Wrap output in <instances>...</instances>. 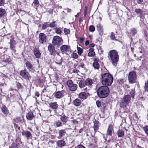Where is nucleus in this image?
<instances>
[{"label": "nucleus", "instance_id": "1", "mask_svg": "<svg viewBox=\"0 0 148 148\" xmlns=\"http://www.w3.org/2000/svg\"><path fill=\"white\" fill-rule=\"evenodd\" d=\"M113 81L112 76L108 73H104L102 75L101 83L102 84L106 86L111 85Z\"/></svg>", "mask_w": 148, "mask_h": 148}, {"label": "nucleus", "instance_id": "2", "mask_svg": "<svg viewBox=\"0 0 148 148\" xmlns=\"http://www.w3.org/2000/svg\"><path fill=\"white\" fill-rule=\"evenodd\" d=\"M110 91L109 88L106 86H101L98 89L97 94L100 98H104L108 96Z\"/></svg>", "mask_w": 148, "mask_h": 148}, {"label": "nucleus", "instance_id": "3", "mask_svg": "<svg viewBox=\"0 0 148 148\" xmlns=\"http://www.w3.org/2000/svg\"><path fill=\"white\" fill-rule=\"evenodd\" d=\"M112 64L115 66L119 59V55L116 50H112L108 53Z\"/></svg>", "mask_w": 148, "mask_h": 148}, {"label": "nucleus", "instance_id": "4", "mask_svg": "<svg viewBox=\"0 0 148 148\" xmlns=\"http://www.w3.org/2000/svg\"><path fill=\"white\" fill-rule=\"evenodd\" d=\"M131 97L129 95H125L123 98L121 103V106L123 108H125L129 106V104L130 103Z\"/></svg>", "mask_w": 148, "mask_h": 148}, {"label": "nucleus", "instance_id": "5", "mask_svg": "<svg viewBox=\"0 0 148 148\" xmlns=\"http://www.w3.org/2000/svg\"><path fill=\"white\" fill-rule=\"evenodd\" d=\"M137 79V75L135 72L131 71L129 73L128 79L129 82L131 84L134 83Z\"/></svg>", "mask_w": 148, "mask_h": 148}, {"label": "nucleus", "instance_id": "6", "mask_svg": "<svg viewBox=\"0 0 148 148\" xmlns=\"http://www.w3.org/2000/svg\"><path fill=\"white\" fill-rule=\"evenodd\" d=\"M52 43L54 45L59 47L62 44L63 40L62 38L58 36H56L53 38Z\"/></svg>", "mask_w": 148, "mask_h": 148}, {"label": "nucleus", "instance_id": "7", "mask_svg": "<svg viewBox=\"0 0 148 148\" xmlns=\"http://www.w3.org/2000/svg\"><path fill=\"white\" fill-rule=\"evenodd\" d=\"M20 75L23 78L26 80H30L31 76L29 73L25 69L20 71L19 72Z\"/></svg>", "mask_w": 148, "mask_h": 148}, {"label": "nucleus", "instance_id": "8", "mask_svg": "<svg viewBox=\"0 0 148 148\" xmlns=\"http://www.w3.org/2000/svg\"><path fill=\"white\" fill-rule=\"evenodd\" d=\"M10 44V48L12 51V53H15L16 51V41L13 39L10 40L9 42Z\"/></svg>", "mask_w": 148, "mask_h": 148}, {"label": "nucleus", "instance_id": "9", "mask_svg": "<svg viewBox=\"0 0 148 148\" xmlns=\"http://www.w3.org/2000/svg\"><path fill=\"white\" fill-rule=\"evenodd\" d=\"M67 84L68 86L69 89L71 91H74L77 88V85L76 84H73V82L71 80L68 81Z\"/></svg>", "mask_w": 148, "mask_h": 148}, {"label": "nucleus", "instance_id": "10", "mask_svg": "<svg viewBox=\"0 0 148 148\" xmlns=\"http://www.w3.org/2000/svg\"><path fill=\"white\" fill-rule=\"evenodd\" d=\"M47 37L45 34L43 33H40L39 36V42L43 44L46 41Z\"/></svg>", "mask_w": 148, "mask_h": 148}, {"label": "nucleus", "instance_id": "11", "mask_svg": "<svg viewBox=\"0 0 148 148\" xmlns=\"http://www.w3.org/2000/svg\"><path fill=\"white\" fill-rule=\"evenodd\" d=\"M1 60L4 62L8 63L11 61L9 56L6 55H3L1 57Z\"/></svg>", "mask_w": 148, "mask_h": 148}, {"label": "nucleus", "instance_id": "12", "mask_svg": "<svg viewBox=\"0 0 148 148\" xmlns=\"http://www.w3.org/2000/svg\"><path fill=\"white\" fill-rule=\"evenodd\" d=\"M66 94L64 90L57 92L55 94V97L57 98L60 99L63 97Z\"/></svg>", "mask_w": 148, "mask_h": 148}, {"label": "nucleus", "instance_id": "13", "mask_svg": "<svg viewBox=\"0 0 148 148\" xmlns=\"http://www.w3.org/2000/svg\"><path fill=\"white\" fill-rule=\"evenodd\" d=\"M25 64L26 67L30 72L34 73L35 71L34 67L31 63L27 62H26Z\"/></svg>", "mask_w": 148, "mask_h": 148}, {"label": "nucleus", "instance_id": "14", "mask_svg": "<svg viewBox=\"0 0 148 148\" xmlns=\"http://www.w3.org/2000/svg\"><path fill=\"white\" fill-rule=\"evenodd\" d=\"M99 59L95 58L94 60V62L93 64V66L95 69H98L99 68L100 65L98 63Z\"/></svg>", "mask_w": 148, "mask_h": 148}, {"label": "nucleus", "instance_id": "15", "mask_svg": "<svg viewBox=\"0 0 148 148\" xmlns=\"http://www.w3.org/2000/svg\"><path fill=\"white\" fill-rule=\"evenodd\" d=\"M48 50L50 52L51 55H54L56 53L54 46L51 44L48 46Z\"/></svg>", "mask_w": 148, "mask_h": 148}, {"label": "nucleus", "instance_id": "16", "mask_svg": "<svg viewBox=\"0 0 148 148\" xmlns=\"http://www.w3.org/2000/svg\"><path fill=\"white\" fill-rule=\"evenodd\" d=\"M89 95L88 92H83L80 93L79 95V97L82 99H85L87 98Z\"/></svg>", "mask_w": 148, "mask_h": 148}, {"label": "nucleus", "instance_id": "17", "mask_svg": "<svg viewBox=\"0 0 148 148\" xmlns=\"http://www.w3.org/2000/svg\"><path fill=\"white\" fill-rule=\"evenodd\" d=\"M60 49L62 51L64 52L69 51L70 48L68 46L64 45L60 47Z\"/></svg>", "mask_w": 148, "mask_h": 148}, {"label": "nucleus", "instance_id": "18", "mask_svg": "<svg viewBox=\"0 0 148 148\" xmlns=\"http://www.w3.org/2000/svg\"><path fill=\"white\" fill-rule=\"evenodd\" d=\"M113 131V126L112 125H110L108 127L107 131V135L111 136Z\"/></svg>", "mask_w": 148, "mask_h": 148}, {"label": "nucleus", "instance_id": "19", "mask_svg": "<svg viewBox=\"0 0 148 148\" xmlns=\"http://www.w3.org/2000/svg\"><path fill=\"white\" fill-rule=\"evenodd\" d=\"M22 134L23 136H25L27 138H29L32 136V134L30 132L28 131H23Z\"/></svg>", "mask_w": 148, "mask_h": 148}, {"label": "nucleus", "instance_id": "20", "mask_svg": "<svg viewBox=\"0 0 148 148\" xmlns=\"http://www.w3.org/2000/svg\"><path fill=\"white\" fill-rule=\"evenodd\" d=\"M58 56L56 57V63L59 65H61L62 62V58L59 55V53H57Z\"/></svg>", "mask_w": 148, "mask_h": 148}, {"label": "nucleus", "instance_id": "21", "mask_svg": "<svg viewBox=\"0 0 148 148\" xmlns=\"http://www.w3.org/2000/svg\"><path fill=\"white\" fill-rule=\"evenodd\" d=\"M34 116L33 113L31 112H29L27 113L26 115V117L27 119L29 120H31L33 119Z\"/></svg>", "mask_w": 148, "mask_h": 148}, {"label": "nucleus", "instance_id": "22", "mask_svg": "<svg viewBox=\"0 0 148 148\" xmlns=\"http://www.w3.org/2000/svg\"><path fill=\"white\" fill-rule=\"evenodd\" d=\"M97 29L99 32L100 35H102L103 34V31L102 28V27L100 24H97Z\"/></svg>", "mask_w": 148, "mask_h": 148}, {"label": "nucleus", "instance_id": "23", "mask_svg": "<svg viewBox=\"0 0 148 148\" xmlns=\"http://www.w3.org/2000/svg\"><path fill=\"white\" fill-rule=\"evenodd\" d=\"M56 144L59 147H62L65 145L66 143L64 140H60L57 142Z\"/></svg>", "mask_w": 148, "mask_h": 148}, {"label": "nucleus", "instance_id": "24", "mask_svg": "<svg viewBox=\"0 0 148 148\" xmlns=\"http://www.w3.org/2000/svg\"><path fill=\"white\" fill-rule=\"evenodd\" d=\"M50 107L53 109H56L58 107V105L56 102H53L49 104Z\"/></svg>", "mask_w": 148, "mask_h": 148}, {"label": "nucleus", "instance_id": "25", "mask_svg": "<svg viewBox=\"0 0 148 148\" xmlns=\"http://www.w3.org/2000/svg\"><path fill=\"white\" fill-rule=\"evenodd\" d=\"M34 53L36 58H38L40 56V53L37 49L35 48L34 49Z\"/></svg>", "mask_w": 148, "mask_h": 148}, {"label": "nucleus", "instance_id": "26", "mask_svg": "<svg viewBox=\"0 0 148 148\" xmlns=\"http://www.w3.org/2000/svg\"><path fill=\"white\" fill-rule=\"evenodd\" d=\"M81 100L78 99H77L73 101V104L76 106H79L81 104Z\"/></svg>", "mask_w": 148, "mask_h": 148}, {"label": "nucleus", "instance_id": "27", "mask_svg": "<svg viewBox=\"0 0 148 148\" xmlns=\"http://www.w3.org/2000/svg\"><path fill=\"white\" fill-rule=\"evenodd\" d=\"M84 81L86 86H90L92 84V79L90 78H88Z\"/></svg>", "mask_w": 148, "mask_h": 148}, {"label": "nucleus", "instance_id": "28", "mask_svg": "<svg viewBox=\"0 0 148 148\" xmlns=\"http://www.w3.org/2000/svg\"><path fill=\"white\" fill-rule=\"evenodd\" d=\"M66 134V132L64 130H60L58 132V134L59 135V136L60 137L65 136Z\"/></svg>", "mask_w": 148, "mask_h": 148}, {"label": "nucleus", "instance_id": "29", "mask_svg": "<svg viewBox=\"0 0 148 148\" xmlns=\"http://www.w3.org/2000/svg\"><path fill=\"white\" fill-rule=\"evenodd\" d=\"M94 130H97L98 129V128L99 126V121H98L96 120H95L94 121Z\"/></svg>", "mask_w": 148, "mask_h": 148}, {"label": "nucleus", "instance_id": "30", "mask_svg": "<svg viewBox=\"0 0 148 148\" xmlns=\"http://www.w3.org/2000/svg\"><path fill=\"white\" fill-rule=\"evenodd\" d=\"M134 12L137 14L139 15L142 14L143 13V11L139 8H136L134 10Z\"/></svg>", "mask_w": 148, "mask_h": 148}, {"label": "nucleus", "instance_id": "31", "mask_svg": "<svg viewBox=\"0 0 148 148\" xmlns=\"http://www.w3.org/2000/svg\"><path fill=\"white\" fill-rule=\"evenodd\" d=\"M60 119L62 121L65 123H66L68 121L67 118L65 115H62L60 117Z\"/></svg>", "mask_w": 148, "mask_h": 148}, {"label": "nucleus", "instance_id": "32", "mask_svg": "<svg viewBox=\"0 0 148 148\" xmlns=\"http://www.w3.org/2000/svg\"><path fill=\"white\" fill-rule=\"evenodd\" d=\"M117 134L119 137H122L124 134V131L119 130L117 132Z\"/></svg>", "mask_w": 148, "mask_h": 148}, {"label": "nucleus", "instance_id": "33", "mask_svg": "<svg viewBox=\"0 0 148 148\" xmlns=\"http://www.w3.org/2000/svg\"><path fill=\"white\" fill-rule=\"evenodd\" d=\"M86 86L85 81L82 80L79 83V86L80 88L85 87Z\"/></svg>", "mask_w": 148, "mask_h": 148}, {"label": "nucleus", "instance_id": "34", "mask_svg": "<svg viewBox=\"0 0 148 148\" xmlns=\"http://www.w3.org/2000/svg\"><path fill=\"white\" fill-rule=\"evenodd\" d=\"M129 93L131 96L133 98L135 95V91L134 90L132 89L130 90Z\"/></svg>", "mask_w": 148, "mask_h": 148}, {"label": "nucleus", "instance_id": "35", "mask_svg": "<svg viewBox=\"0 0 148 148\" xmlns=\"http://www.w3.org/2000/svg\"><path fill=\"white\" fill-rule=\"evenodd\" d=\"M2 111L4 114H6L7 113L8 110L6 107L5 106H3L1 108Z\"/></svg>", "mask_w": 148, "mask_h": 148}, {"label": "nucleus", "instance_id": "36", "mask_svg": "<svg viewBox=\"0 0 148 148\" xmlns=\"http://www.w3.org/2000/svg\"><path fill=\"white\" fill-rule=\"evenodd\" d=\"M77 52L78 54L79 55H81L82 53L83 52V49L81 48L77 47Z\"/></svg>", "mask_w": 148, "mask_h": 148}, {"label": "nucleus", "instance_id": "37", "mask_svg": "<svg viewBox=\"0 0 148 148\" xmlns=\"http://www.w3.org/2000/svg\"><path fill=\"white\" fill-rule=\"evenodd\" d=\"M9 148H20V147L17 144L13 143L10 147Z\"/></svg>", "mask_w": 148, "mask_h": 148}, {"label": "nucleus", "instance_id": "38", "mask_svg": "<svg viewBox=\"0 0 148 148\" xmlns=\"http://www.w3.org/2000/svg\"><path fill=\"white\" fill-rule=\"evenodd\" d=\"M110 38V39L112 40H116V39L115 38V34L113 32H112L111 33Z\"/></svg>", "mask_w": 148, "mask_h": 148}, {"label": "nucleus", "instance_id": "39", "mask_svg": "<svg viewBox=\"0 0 148 148\" xmlns=\"http://www.w3.org/2000/svg\"><path fill=\"white\" fill-rule=\"evenodd\" d=\"M5 13V10L4 9L0 8V16L4 15Z\"/></svg>", "mask_w": 148, "mask_h": 148}, {"label": "nucleus", "instance_id": "40", "mask_svg": "<svg viewBox=\"0 0 148 148\" xmlns=\"http://www.w3.org/2000/svg\"><path fill=\"white\" fill-rule=\"evenodd\" d=\"M71 57L73 58L77 59L78 58V55L76 53H73L71 55Z\"/></svg>", "mask_w": 148, "mask_h": 148}, {"label": "nucleus", "instance_id": "41", "mask_svg": "<svg viewBox=\"0 0 148 148\" xmlns=\"http://www.w3.org/2000/svg\"><path fill=\"white\" fill-rule=\"evenodd\" d=\"M56 32L58 34H60L61 33L62 31L60 28H56L55 29Z\"/></svg>", "mask_w": 148, "mask_h": 148}, {"label": "nucleus", "instance_id": "42", "mask_svg": "<svg viewBox=\"0 0 148 148\" xmlns=\"http://www.w3.org/2000/svg\"><path fill=\"white\" fill-rule=\"evenodd\" d=\"M144 88L145 91H148V81L145 82V85Z\"/></svg>", "mask_w": 148, "mask_h": 148}, {"label": "nucleus", "instance_id": "43", "mask_svg": "<svg viewBox=\"0 0 148 148\" xmlns=\"http://www.w3.org/2000/svg\"><path fill=\"white\" fill-rule=\"evenodd\" d=\"M33 4H34L36 7H38V6L39 3L38 0H35L33 2Z\"/></svg>", "mask_w": 148, "mask_h": 148}, {"label": "nucleus", "instance_id": "44", "mask_svg": "<svg viewBox=\"0 0 148 148\" xmlns=\"http://www.w3.org/2000/svg\"><path fill=\"white\" fill-rule=\"evenodd\" d=\"M95 54V52H89L88 53V56L89 57L93 56Z\"/></svg>", "mask_w": 148, "mask_h": 148}, {"label": "nucleus", "instance_id": "45", "mask_svg": "<svg viewBox=\"0 0 148 148\" xmlns=\"http://www.w3.org/2000/svg\"><path fill=\"white\" fill-rule=\"evenodd\" d=\"M131 33L133 35H134L137 33L136 30L135 29H132L131 30Z\"/></svg>", "mask_w": 148, "mask_h": 148}, {"label": "nucleus", "instance_id": "46", "mask_svg": "<svg viewBox=\"0 0 148 148\" xmlns=\"http://www.w3.org/2000/svg\"><path fill=\"white\" fill-rule=\"evenodd\" d=\"M55 125L57 127H59L60 126H62V123H61L59 121H56L55 123Z\"/></svg>", "mask_w": 148, "mask_h": 148}, {"label": "nucleus", "instance_id": "47", "mask_svg": "<svg viewBox=\"0 0 148 148\" xmlns=\"http://www.w3.org/2000/svg\"><path fill=\"white\" fill-rule=\"evenodd\" d=\"M49 26L51 27H53L56 26L55 22L53 21L49 25Z\"/></svg>", "mask_w": 148, "mask_h": 148}, {"label": "nucleus", "instance_id": "48", "mask_svg": "<svg viewBox=\"0 0 148 148\" xmlns=\"http://www.w3.org/2000/svg\"><path fill=\"white\" fill-rule=\"evenodd\" d=\"M89 30L91 32H94L95 30V28L93 26L91 25L89 27Z\"/></svg>", "mask_w": 148, "mask_h": 148}, {"label": "nucleus", "instance_id": "49", "mask_svg": "<svg viewBox=\"0 0 148 148\" xmlns=\"http://www.w3.org/2000/svg\"><path fill=\"white\" fill-rule=\"evenodd\" d=\"M48 26V24L47 23H45L43 25L42 27V29H44L47 28Z\"/></svg>", "mask_w": 148, "mask_h": 148}, {"label": "nucleus", "instance_id": "50", "mask_svg": "<svg viewBox=\"0 0 148 148\" xmlns=\"http://www.w3.org/2000/svg\"><path fill=\"white\" fill-rule=\"evenodd\" d=\"M143 129L146 134H148V126H146L144 127Z\"/></svg>", "mask_w": 148, "mask_h": 148}, {"label": "nucleus", "instance_id": "51", "mask_svg": "<svg viewBox=\"0 0 148 148\" xmlns=\"http://www.w3.org/2000/svg\"><path fill=\"white\" fill-rule=\"evenodd\" d=\"M88 7L86 6L85 8V10L84 12V16H86L87 13Z\"/></svg>", "mask_w": 148, "mask_h": 148}, {"label": "nucleus", "instance_id": "52", "mask_svg": "<svg viewBox=\"0 0 148 148\" xmlns=\"http://www.w3.org/2000/svg\"><path fill=\"white\" fill-rule=\"evenodd\" d=\"M64 31L65 34H68L70 32V30L69 29H64Z\"/></svg>", "mask_w": 148, "mask_h": 148}, {"label": "nucleus", "instance_id": "53", "mask_svg": "<svg viewBox=\"0 0 148 148\" xmlns=\"http://www.w3.org/2000/svg\"><path fill=\"white\" fill-rule=\"evenodd\" d=\"M96 103L98 107H99L101 106V103L99 101H97Z\"/></svg>", "mask_w": 148, "mask_h": 148}, {"label": "nucleus", "instance_id": "54", "mask_svg": "<svg viewBox=\"0 0 148 148\" xmlns=\"http://www.w3.org/2000/svg\"><path fill=\"white\" fill-rule=\"evenodd\" d=\"M14 122L18 123L20 121V119L19 118H17L14 119Z\"/></svg>", "mask_w": 148, "mask_h": 148}, {"label": "nucleus", "instance_id": "55", "mask_svg": "<svg viewBox=\"0 0 148 148\" xmlns=\"http://www.w3.org/2000/svg\"><path fill=\"white\" fill-rule=\"evenodd\" d=\"M5 3L4 0H0V6L3 5Z\"/></svg>", "mask_w": 148, "mask_h": 148}, {"label": "nucleus", "instance_id": "56", "mask_svg": "<svg viewBox=\"0 0 148 148\" xmlns=\"http://www.w3.org/2000/svg\"><path fill=\"white\" fill-rule=\"evenodd\" d=\"M35 96H36L37 97H38L40 95L39 92L37 91L36 92H35Z\"/></svg>", "mask_w": 148, "mask_h": 148}, {"label": "nucleus", "instance_id": "57", "mask_svg": "<svg viewBox=\"0 0 148 148\" xmlns=\"http://www.w3.org/2000/svg\"><path fill=\"white\" fill-rule=\"evenodd\" d=\"M71 121L74 124H77L78 123L77 121L76 120H74L73 121Z\"/></svg>", "mask_w": 148, "mask_h": 148}, {"label": "nucleus", "instance_id": "58", "mask_svg": "<svg viewBox=\"0 0 148 148\" xmlns=\"http://www.w3.org/2000/svg\"><path fill=\"white\" fill-rule=\"evenodd\" d=\"M143 1V0H137V2L138 4H141Z\"/></svg>", "mask_w": 148, "mask_h": 148}, {"label": "nucleus", "instance_id": "59", "mask_svg": "<svg viewBox=\"0 0 148 148\" xmlns=\"http://www.w3.org/2000/svg\"><path fill=\"white\" fill-rule=\"evenodd\" d=\"M89 41L88 40H87L86 41L85 43V45L86 46H87L88 45H89Z\"/></svg>", "mask_w": 148, "mask_h": 148}, {"label": "nucleus", "instance_id": "60", "mask_svg": "<svg viewBox=\"0 0 148 148\" xmlns=\"http://www.w3.org/2000/svg\"><path fill=\"white\" fill-rule=\"evenodd\" d=\"M3 49V52H4L5 51H7V48H3L2 47H0V49Z\"/></svg>", "mask_w": 148, "mask_h": 148}, {"label": "nucleus", "instance_id": "61", "mask_svg": "<svg viewBox=\"0 0 148 148\" xmlns=\"http://www.w3.org/2000/svg\"><path fill=\"white\" fill-rule=\"evenodd\" d=\"M78 148H86L84 147L82 145H79L78 147Z\"/></svg>", "mask_w": 148, "mask_h": 148}, {"label": "nucleus", "instance_id": "62", "mask_svg": "<svg viewBox=\"0 0 148 148\" xmlns=\"http://www.w3.org/2000/svg\"><path fill=\"white\" fill-rule=\"evenodd\" d=\"M95 46V45L94 43L91 44L90 45V47L92 48L94 47Z\"/></svg>", "mask_w": 148, "mask_h": 148}, {"label": "nucleus", "instance_id": "63", "mask_svg": "<svg viewBox=\"0 0 148 148\" xmlns=\"http://www.w3.org/2000/svg\"><path fill=\"white\" fill-rule=\"evenodd\" d=\"M80 66L82 68H84V65L83 63H81L80 65Z\"/></svg>", "mask_w": 148, "mask_h": 148}, {"label": "nucleus", "instance_id": "64", "mask_svg": "<svg viewBox=\"0 0 148 148\" xmlns=\"http://www.w3.org/2000/svg\"><path fill=\"white\" fill-rule=\"evenodd\" d=\"M73 72L75 73H77L79 71L78 70L76 69H74L73 71Z\"/></svg>", "mask_w": 148, "mask_h": 148}]
</instances>
